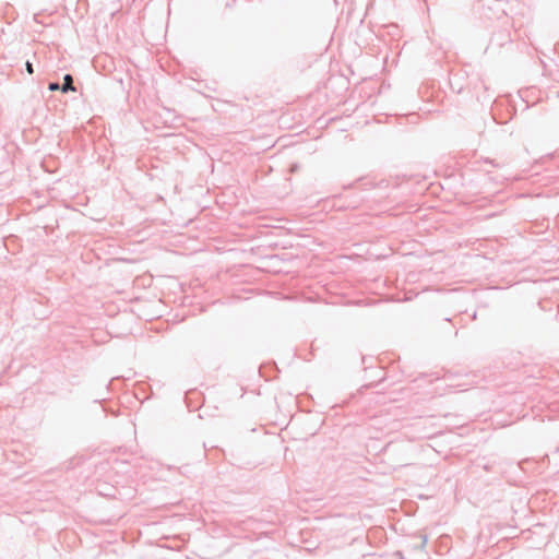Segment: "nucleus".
<instances>
[{"mask_svg": "<svg viewBox=\"0 0 559 559\" xmlns=\"http://www.w3.org/2000/svg\"><path fill=\"white\" fill-rule=\"evenodd\" d=\"M48 88L50 91H58L60 88L59 84L58 83H50Z\"/></svg>", "mask_w": 559, "mask_h": 559, "instance_id": "nucleus-3", "label": "nucleus"}, {"mask_svg": "<svg viewBox=\"0 0 559 559\" xmlns=\"http://www.w3.org/2000/svg\"><path fill=\"white\" fill-rule=\"evenodd\" d=\"M63 80H64V83H63V85L61 87V91L63 93H67L69 91H72V92L75 91V88L73 86V80H72V76L70 74H67Z\"/></svg>", "mask_w": 559, "mask_h": 559, "instance_id": "nucleus-2", "label": "nucleus"}, {"mask_svg": "<svg viewBox=\"0 0 559 559\" xmlns=\"http://www.w3.org/2000/svg\"><path fill=\"white\" fill-rule=\"evenodd\" d=\"M26 71H27L29 74H32V73L34 72V70H33V66H32V63H31V62H26Z\"/></svg>", "mask_w": 559, "mask_h": 559, "instance_id": "nucleus-4", "label": "nucleus"}, {"mask_svg": "<svg viewBox=\"0 0 559 559\" xmlns=\"http://www.w3.org/2000/svg\"><path fill=\"white\" fill-rule=\"evenodd\" d=\"M444 382H445L444 390L465 391V389L463 388V384L455 382L453 379H444Z\"/></svg>", "mask_w": 559, "mask_h": 559, "instance_id": "nucleus-1", "label": "nucleus"}]
</instances>
